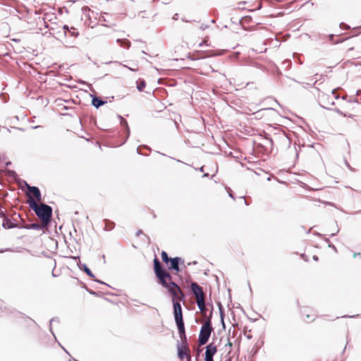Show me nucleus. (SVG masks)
<instances>
[{
	"label": "nucleus",
	"mask_w": 361,
	"mask_h": 361,
	"mask_svg": "<svg viewBox=\"0 0 361 361\" xmlns=\"http://www.w3.org/2000/svg\"><path fill=\"white\" fill-rule=\"evenodd\" d=\"M196 303L200 311L203 314L204 316L206 315V312L207 309L205 306L204 298L200 300V302H199V300H196Z\"/></svg>",
	"instance_id": "dca6fc26"
},
{
	"label": "nucleus",
	"mask_w": 361,
	"mask_h": 361,
	"mask_svg": "<svg viewBox=\"0 0 361 361\" xmlns=\"http://www.w3.org/2000/svg\"><path fill=\"white\" fill-rule=\"evenodd\" d=\"M198 171H201V172H203L204 171V166H201L200 168H199L197 169Z\"/></svg>",
	"instance_id": "49530a36"
},
{
	"label": "nucleus",
	"mask_w": 361,
	"mask_h": 361,
	"mask_svg": "<svg viewBox=\"0 0 361 361\" xmlns=\"http://www.w3.org/2000/svg\"><path fill=\"white\" fill-rule=\"evenodd\" d=\"M211 22H212V23H215V20H211Z\"/></svg>",
	"instance_id": "338daca9"
},
{
	"label": "nucleus",
	"mask_w": 361,
	"mask_h": 361,
	"mask_svg": "<svg viewBox=\"0 0 361 361\" xmlns=\"http://www.w3.org/2000/svg\"><path fill=\"white\" fill-rule=\"evenodd\" d=\"M339 27L341 30H349L350 28V26L344 23H341L339 24Z\"/></svg>",
	"instance_id": "a878e982"
},
{
	"label": "nucleus",
	"mask_w": 361,
	"mask_h": 361,
	"mask_svg": "<svg viewBox=\"0 0 361 361\" xmlns=\"http://www.w3.org/2000/svg\"><path fill=\"white\" fill-rule=\"evenodd\" d=\"M118 117L120 119L121 125L122 126H123V128H125V131L126 133V140L123 142V143H124V142H126L127 139L129 137V135H130V128H129L128 122H127V121L125 118H123L121 115H118Z\"/></svg>",
	"instance_id": "ddd939ff"
},
{
	"label": "nucleus",
	"mask_w": 361,
	"mask_h": 361,
	"mask_svg": "<svg viewBox=\"0 0 361 361\" xmlns=\"http://www.w3.org/2000/svg\"><path fill=\"white\" fill-rule=\"evenodd\" d=\"M142 147H144V148H147L148 149H150L149 147H148L147 146H145V145H140L137 148V153L139 154H141V155H145V156H148V154H144L143 153H142L140 152V148Z\"/></svg>",
	"instance_id": "bb28decb"
},
{
	"label": "nucleus",
	"mask_w": 361,
	"mask_h": 361,
	"mask_svg": "<svg viewBox=\"0 0 361 361\" xmlns=\"http://www.w3.org/2000/svg\"><path fill=\"white\" fill-rule=\"evenodd\" d=\"M123 66H124V67H126V68H128V69H129L130 71H133V72H135V71H137V68H132V67H129V66H126V65H123Z\"/></svg>",
	"instance_id": "c756f323"
},
{
	"label": "nucleus",
	"mask_w": 361,
	"mask_h": 361,
	"mask_svg": "<svg viewBox=\"0 0 361 361\" xmlns=\"http://www.w3.org/2000/svg\"><path fill=\"white\" fill-rule=\"evenodd\" d=\"M178 329L179 336L185 334L184 322L176 323Z\"/></svg>",
	"instance_id": "a211bd4d"
},
{
	"label": "nucleus",
	"mask_w": 361,
	"mask_h": 361,
	"mask_svg": "<svg viewBox=\"0 0 361 361\" xmlns=\"http://www.w3.org/2000/svg\"><path fill=\"white\" fill-rule=\"evenodd\" d=\"M154 271L158 283L167 290L172 298V303L174 302L184 301L185 295L181 290L179 286L172 280L171 275L165 269L164 266L161 263L159 259L155 257L154 260Z\"/></svg>",
	"instance_id": "f257e3e1"
},
{
	"label": "nucleus",
	"mask_w": 361,
	"mask_h": 361,
	"mask_svg": "<svg viewBox=\"0 0 361 361\" xmlns=\"http://www.w3.org/2000/svg\"><path fill=\"white\" fill-rule=\"evenodd\" d=\"M181 20H182V21H183V22H190V20H187V19H185V18H181Z\"/></svg>",
	"instance_id": "603ef678"
},
{
	"label": "nucleus",
	"mask_w": 361,
	"mask_h": 361,
	"mask_svg": "<svg viewBox=\"0 0 361 361\" xmlns=\"http://www.w3.org/2000/svg\"><path fill=\"white\" fill-rule=\"evenodd\" d=\"M142 233H143V232H142V230H138V231L136 232V236H138V235H141V234H142Z\"/></svg>",
	"instance_id": "ea45409f"
},
{
	"label": "nucleus",
	"mask_w": 361,
	"mask_h": 361,
	"mask_svg": "<svg viewBox=\"0 0 361 361\" xmlns=\"http://www.w3.org/2000/svg\"><path fill=\"white\" fill-rule=\"evenodd\" d=\"M26 195L28 197L27 203L29 204V207L35 212L44 226H47L51 221L52 217V207L44 203L39 205L29 193H26Z\"/></svg>",
	"instance_id": "f03ea898"
},
{
	"label": "nucleus",
	"mask_w": 361,
	"mask_h": 361,
	"mask_svg": "<svg viewBox=\"0 0 361 361\" xmlns=\"http://www.w3.org/2000/svg\"><path fill=\"white\" fill-rule=\"evenodd\" d=\"M9 173H10L11 176L16 175V172H15V171H9Z\"/></svg>",
	"instance_id": "8fccbe9b"
},
{
	"label": "nucleus",
	"mask_w": 361,
	"mask_h": 361,
	"mask_svg": "<svg viewBox=\"0 0 361 361\" xmlns=\"http://www.w3.org/2000/svg\"><path fill=\"white\" fill-rule=\"evenodd\" d=\"M12 250L11 248H6V249H0V253H3L4 252H7V251H11Z\"/></svg>",
	"instance_id": "f704fd0d"
},
{
	"label": "nucleus",
	"mask_w": 361,
	"mask_h": 361,
	"mask_svg": "<svg viewBox=\"0 0 361 361\" xmlns=\"http://www.w3.org/2000/svg\"><path fill=\"white\" fill-rule=\"evenodd\" d=\"M94 281H95L96 282H97V283H101V284H104V285H106V286H108L109 287H110V286H109L108 284L105 283L104 282H103V281H100V280L94 279Z\"/></svg>",
	"instance_id": "4c0bfd02"
},
{
	"label": "nucleus",
	"mask_w": 361,
	"mask_h": 361,
	"mask_svg": "<svg viewBox=\"0 0 361 361\" xmlns=\"http://www.w3.org/2000/svg\"><path fill=\"white\" fill-rule=\"evenodd\" d=\"M59 322V318H57V317H54V318H52V319L50 320V322H49V330H50L51 333L53 334V336H54V338H56V336H55V335H54V332H53V331H52V327H51V323H52V322Z\"/></svg>",
	"instance_id": "b1692460"
},
{
	"label": "nucleus",
	"mask_w": 361,
	"mask_h": 361,
	"mask_svg": "<svg viewBox=\"0 0 361 361\" xmlns=\"http://www.w3.org/2000/svg\"><path fill=\"white\" fill-rule=\"evenodd\" d=\"M63 109H66V110H68L69 108L68 106H64Z\"/></svg>",
	"instance_id": "e2e57ef3"
},
{
	"label": "nucleus",
	"mask_w": 361,
	"mask_h": 361,
	"mask_svg": "<svg viewBox=\"0 0 361 361\" xmlns=\"http://www.w3.org/2000/svg\"><path fill=\"white\" fill-rule=\"evenodd\" d=\"M44 226H45L44 224L42 225V224H40L38 223H32V224H25L24 226H20L18 227V228L34 229V230L40 231V230H42Z\"/></svg>",
	"instance_id": "9b49d317"
},
{
	"label": "nucleus",
	"mask_w": 361,
	"mask_h": 361,
	"mask_svg": "<svg viewBox=\"0 0 361 361\" xmlns=\"http://www.w3.org/2000/svg\"><path fill=\"white\" fill-rule=\"evenodd\" d=\"M209 175L208 173H205L202 175V178L208 177Z\"/></svg>",
	"instance_id": "09e8293b"
},
{
	"label": "nucleus",
	"mask_w": 361,
	"mask_h": 361,
	"mask_svg": "<svg viewBox=\"0 0 361 361\" xmlns=\"http://www.w3.org/2000/svg\"><path fill=\"white\" fill-rule=\"evenodd\" d=\"M261 8H262V4H261V3H259V6H257V10H259V9H261Z\"/></svg>",
	"instance_id": "5fc2aeb1"
},
{
	"label": "nucleus",
	"mask_w": 361,
	"mask_h": 361,
	"mask_svg": "<svg viewBox=\"0 0 361 361\" xmlns=\"http://www.w3.org/2000/svg\"><path fill=\"white\" fill-rule=\"evenodd\" d=\"M228 195L234 200V197L232 192H228Z\"/></svg>",
	"instance_id": "6e6d98bb"
},
{
	"label": "nucleus",
	"mask_w": 361,
	"mask_h": 361,
	"mask_svg": "<svg viewBox=\"0 0 361 361\" xmlns=\"http://www.w3.org/2000/svg\"><path fill=\"white\" fill-rule=\"evenodd\" d=\"M91 97H92V105L94 106L96 109L99 108L100 106H103L107 102L106 101L102 99L100 97L97 96L91 95Z\"/></svg>",
	"instance_id": "f8f14e48"
},
{
	"label": "nucleus",
	"mask_w": 361,
	"mask_h": 361,
	"mask_svg": "<svg viewBox=\"0 0 361 361\" xmlns=\"http://www.w3.org/2000/svg\"><path fill=\"white\" fill-rule=\"evenodd\" d=\"M220 322H221V326L224 329L226 328V324H225V322H224V319H220Z\"/></svg>",
	"instance_id": "72a5a7b5"
},
{
	"label": "nucleus",
	"mask_w": 361,
	"mask_h": 361,
	"mask_svg": "<svg viewBox=\"0 0 361 361\" xmlns=\"http://www.w3.org/2000/svg\"><path fill=\"white\" fill-rule=\"evenodd\" d=\"M358 315H359V314H356V315H344V316H343L342 317L354 318V317H357Z\"/></svg>",
	"instance_id": "c9c22d12"
},
{
	"label": "nucleus",
	"mask_w": 361,
	"mask_h": 361,
	"mask_svg": "<svg viewBox=\"0 0 361 361\" xmlns=\"http://www.w3.org/2000/svg\"><path fill=\"white\" fill-rule=\"evenodd\" d=\"M204 43H205V42H204V41H202V42H200V43L199 44V47H202V46H203V44H204Z\"/></svg>",
	"instance_id": "864d4df0"
},
{
	"label": "nucleus",
	"mask_w": 361,
	"mask_h": 361,
	"mask_svg": "<svg viewBox=\"0 0 361 361\" xmlns=\"http://www.w3.org/2000/svg\"><path fill=\"white\" fill-rule=\"evenodd\" d=\"M173 316L176 323L183 322L182 307L179 302H174L173 305Z\"/></svg>",
	"instance_id": "6e6552de"
},
{
	"label": "nucleus",
	"mask_w": 361,
	"mask_h": 361,
	"mask_svg": "<svg viewBox=\"0 0 361 361\" xmlns=\"http://www.w3.org/2000/svg\"><path fill=\"white\" fill-rule=\"evenodd\" d=\"M86 290L90 294V295H98V293L92 290H90V289H88L87 288H86Z\"/></svg>",
	"instance_id": "c85d7f7f"
},
{
	"label": "nucleus",
	"mask_w": 361,
	"mask_h": 361,
	"mask_svg": "<svg viewBox=\"0 0 361 361\" xmlns=\"http://www.w3.org/2000/svg\"><path fill=\"white\" fill-rule=\"evenodd\" d=\"M329 246L330 247L333 248L336 252L337 251V250H336V247H335L334 245H332V244H329Z\"/></svg>",
	"instance_id": "c03bdc74"
},
{
	"label": "nucleus",
	"mask_w": 361,
	"mask_h": 361,
	"mask_svg": "<svg viewBox=\"0 0 361 361\" xmlns=\"http://www.w3.org/2000/svg\"><path fill=\"white\" fill-rule=\"evenodd\" d=\"M11 164V163L10 161H8V162L6 163V166L10 165Z\"/></svg>",
	"instance_id": "69168bd1"
},
{
	"label": "nucleus",
	"mask_w": 361,
	"mask_h": 361,
	"mask_svg": "<svg viewBox=\"0 0 361 361\" xmlns=\"http://www.w3.org/2000/svg\"><path fill=\"white\" fill-rule=\"evenodd\" d=\"M146 87V82L144 79H139L137 81V89L139 92H142Z\"/></svg>",
	"instance_id": "6ab92c4d"
},
{
	"label": "nucleus",
	"mask_w": 361,
	"mask_h": 361,
	"mask_svg": "<svg viewBox=\"0 0 361 361\" xmlns=\"http://www.w3.org/2000/svg\"><path fill=\"white\" fill-rule=\"evenodd\" d=\"M214 331V328L212 327V322L205 321L204 324H202L200 334L198 337V342L200 345H205L211 336V334Z\"/></svg>",
	"instance_id": "7ed1b4c3"
},
{
	"label": "nucleus",
	"mask_w": 361,
	"mask_h": 361,
	"mask_svg": "<svg viewBox=\"0 0 361 361\" xmlns=\"http://www.w3.org/2000/svg\"><path fill=\"white\" fill-rule=\"evenodd\" d=\"M187 361H191V356L190 355H188V360Z\"/></svg>",
	"instance_id": "052dcab7"
},
{
	"label": "nucleus",
	"mask_w": 361,
	"mask_h": 361,
	"mask_svg": "<svg viewBox=\"0 0 361 361\" xmlns=\"http://www.w3.org/2000/svg\"><path fill=\"white\" fill-rule=\"evenodd\" d=\"M217 352V348L214 343H210L206 346V350L204 353V361L206 360H214V355Z\"/></svg>",
	"instance_id": "0eeeda50"
},
{
	"label": "nucleus",
	"mask_w": 361,
	"mask_h": 361,
	"mask_svg": "<svg viewBox=\"0 0 361 361\" xmlns=\"http://www.w3.org/2000/svg\"><path fill=\"white\" fill-rule=\"evenodd\" d=\"M180 338L182 343H183L182 345H185L186 348L188 349V343L187 341L186 334L180 336Z\"/></svg>",
	"instance_id": "5701e85b"
},
{
	"label": "nucleus",
	"mask_w": 361,
	"mask_h": 361,
	"mask_svg": "<svg viewBox=\"0 0 361 361\" xmlns=\"http://www.w3.org/2000/svg\"><path fill=\"white\" fill-rule=\"evenodd\" d=\"M116 42L120 44L121 47L129 49L130 47V42L127 39H117Z\"/></svg>",
	"instance_id": "f3484780"
},
{
	"label": "nucleus",
	"mask_w": 361,
	"mask_h": 361,
	"mask_svg": "<svg viewBox=\"0 0 361 361\" xmlns=\"http://www.w3.org/2000/svg\"><path fill=\"white\" fill-rule=\"evenodd\" d=\"M343 41H344V39H341V40H338L337 42H335L334 44H338V43H341V42H342Z\"/></svg>",
	"instance_id": "13d9d810"
},
{
	"label": "nucleus",
	"mask_w": 361,
	"mask_h": 361,
	"mask_svg": "<svg viewBox=\"0 0 361 361\" xmlns=\"http://www.w3.org/2000/svg\"><path fill=\"white\" fill-rule=\"evenodd\" d=\"M202 52H200V54H199V58L204 59L205 56H202Z\"/></svg>",
	"instance_id": "4d7b16f0"
},
{
	"label": "nucleus",
	"mask_w": 361,
	"mask_h": 361,
	"mask_svg": "<svg viewBox=\"0 0 361 361\" xmlns=\"http://www.w3.org/2000/svg\"><path fill=\"white\" fill-rule=\"evenodd\" d=\"M217 305H218L219 310L220 319H222V318L224 319L225 313H224V309L223 305H221V302H219L217 303Z\"/></svg>",
	"instance_id": "4be33fe9"
},
{
	"label": "nucleus",
	"mask_w": 361,
	"mask_h": 361,
	"mask_svg": "<svg viewBox=\"0 0 361 361\" xmlns=\"http://www.w3.org/2000/svg\"><path fill=\"white\" fill-rule=\"evenodd\" d=\"M78 267L81 271H83L88 276L94 278V275L92 271L89 269L86 264H82L80 262Z\"/></svg>",
	"instance_id": "2eb2a0df"
},
{
	"label": "nucleus",
	"mask_w": 361,
	"mask_h": 361,
	"mask_svg": "<svg viewBox=\"0 0 361 361\" xmlns=\"http://www.w3.org/2000/svg\"><path fill=\"white\" fill-rule=\"evenodd\" d=\"M177 349H178V357L180 360H183L184 358H186L188 360V355L190 354V349H187L185 345H181L178 342L177 344Z\"/></svg>",
	"instance_id": "9d476101"
},
{
	"label": "nucleus",
	"mask_w": 361,
	"mask_h": 361,
	"mask_svg": "<svg viewBox=\"0 0 361 361\" xmlns=\"http://www.w3.org/2000/svg\"><path fill=\"white\" fill-rule=\"evenodd\" d=\"M283 65L286 68H289V67H290V66H291V61H290V60H285V61L283 62Z\"/></svg>",
	"instance_id": "cd10ccee"
},
{
	"label": "nucleus",
	"mask_w": 361,
	"mask_h": 361,
	"mask_svg": "<svg viewBox=\"0 0 361 361\" xmlns=\"http://www.w3.org/2000/svg\"><path fill=\"white\" fill-rule=\"evenodd\" d=\"M172 18H173V20H177L178 18V13H175Z\"/></svg>",
	"instance_id": "58836bf2"
},
{
	"label": "nucleus",
	"mask_w": 361,
	"mask_h": 361,
	"mask_svg": "<svg viewBox=\"0 0 361 361\" xmlns=\"http://www.w3.org/2000/svg\"><path fill=\"white\" fill-rule=\"evenodd\" d=\"M338 231H339V229H337V231H336V233H331V237H332V236H334L336 233H338Z\"/></svg>",
	"instance_id": "de8ad7c7"
},
{
	"label": "nucleus",
	"mask_w": 361,
	"mask_h": 361,
	"mask_svg": "<svg viewBox=\"0 0 361 361\" xmlns=\"http://www.w3.org/2000/svg\"><path fill=\"white\" fill-rule=\"evenodd\" d=\"M301 257H302V258L305 261H307V260H308V259H307V258L306 257V256H305V254H302V255H301Z\"/></svg>",
	"instance_id": "79ce46f5"
},
{
	"label": "nucleus",
	"mask_w": 361,
	"mask_h": 361,
	"mask_svg": "<svg viewBox=\"0 0 361 361\" xmlns=\"http://www.w3.org/2000/svg\"><path fill=\"white\" fill-rule=\"evenodd\" d=\"M212 314H213V305H212V310L208 315H204L206 320L205 321H209L212 322Z\"/></svg>",
	"instance_id": "393cba45"
},
{
	"label": "nucleus",
	"mask_w": 361,
	"mask_h": 361,
	"mask_svg": "<svg viewBox=\"0 0 361 361\" xmlns=\"http://www.w3.org/2000/svg\"><path fill=\"white\" fill-rule=\"evenodd\" d=\"M63 29L64 30V34L66 35V32H68L71 36L77 37L79 35V32L76 31V29L73 27H69L68 25H64L63 26Z\"/></svg>",
	"instance_id": "4468645a"
},
{
	"label": "nucleus",
	"mask_w": 361,
	"mask_h": 361,
	"mask_svg": "<svg viewBox=\"0 0 361 361\" xmlns=\"http://www.w3.org/2000/svg\"><path fill=\"white\" fill-rule=\"evenodd\" d=\"M161 257L162 262L166 264H168L169 262L173 258V257H169L166 251L161 252Z\"/></svg>",
	"instance_id": "aec40b11"
},
{
	"label": "nucleus",
	"mask_w": 361,
	"mask_h": 361,
	"mask_svg": "<svg viewBox=\"0 0 361 361\" xmlns=\"http://www.w3.org/2000/svg\"><path fill=\"white\" fill-rule=\"evenodd\" d=\"M52 276H56L55 273H54L53 271H52Z\"/></svg>",
	"instance_id": "774afa93"
},
{
	"label": "nucleus",
	"mask_w": 361,
	"mask_h": 361,
	"mask_svg": "<svg viewBox=\"0 0 361 361\" xmlns=\"http://www.w3.org/2000/svg\"><path fill=\"white\" fill-rule=\"evenodd\" d=\"M334 36L335 35L334 34H330L328 35V38L331 42H334Z\"/></svg>",
	"instance_id": "7c9ffc66"
},
{
	"label": "nucleus",
	"mask_w": 361,
	"mask_h": 361,
	"mask_svg": "<svg viewBox=\"0 0 361 361\" xmlns=\"http://www.w3.org/2000/svg\"><path fill=\"white\" fill-rule=\"evenodd\" d=\"M104 221L105 222V229L106 230L111 231L114 228V226H115L114 222H113L110 220H108V219H104Z\"/></svg>",
	"instance_id": "412c9836"
},
{
	"label": "nucleus",
	"mask_w": 361,
	"mask_h": 361,
	"mask_svg": "<svg viewBox=\"0 0 361 361\" xmlns=\"http://www.w3.org/2000/svg\"><path fill=\"white\" fill-rule=\"evenodd\" d=\"M58 343L61 347V348L69 355V353L66 350V349L63 346H62L59 342H58Z\"/></svg>",
	"instance_id": "a19ab883"
},
{
	"label": "nucleus",
	"mask_w": 361,
	"mask_h": 361,
	"mask_svg": "<svg viewBox=\"0 0 361 361\" xmlns=\"http://www.w3.org/2000/svg\"><path fill=\"white\" fill-rule=\"evenodd\" d=\"M184 263V260L180 257H173L169 262L168 269L171 271H175L176 274L180 271V265Z\"/></svg>",
	"instance_id": "20e7f679"
},
{
	"label": "nucleus",
	"mask_w": 361,
	"mask_h": 361,
	"mask_svg": "<svg viewBox=\"0 0 361 361\" xmlns=\"http://www.w3.org/2000/svg\"><path fill=\"white\" fill-rule=\"evenodd\" d=\"M0 218L3 219L2 226L5 229H11L14 228H18L16 224L11 221V220L8 218L7 214L1 208H0Z\"/></svg>",
	"instance_id": "39448f33"
},
{
	"label": "nucleus",
	"mask_w": 361,
	"mask_h": 361,
	"mask_svg": "<svg viewBox=\"0 0 361 361\" xmlns=\"http://www.w3.org/2000/svg\"><path fill=\"white\" fill-rule=\"evenodd\" d=\"M359 255H360V252H355V253L353 254V257H354V258H355L356 257H357V256H359Z\"/></svg>",
	"instance_id": "37998d69"
},
{
	"label": "nucleus",
	"mask_w": 361,
	"mask_h": 361,
	"mask_svg": "<svg viewBox=\"0 0 361 361\" xmlns=\"http://www.w3.org/2000/svg\"><path fill=\"white\" fill-rule=\"evenodd\" d=\"M268 141L270 142L271 145H273V140L271 138H269Z\"/></svg>",
	"instance_id": "bf43d9fd"
},
{
	"label": "nucleus",
	"mask_w": 361,
	"mask_h": 361,
	"mask_svg": "<svg viewBox=\"0 0 361 361\" xmlns=\"http://www.w3.org/2000/svg\"><path fill=\"white\" fill-rule=\"evenodd\" d=\"M245 20H246L247 22H252V19L250 16H245L244 18Z\"/></svg>",
	"instance_id": "473e14b6"
},
{
	"label": "nucleus",
	"mask_w": 361,
	"mask_h": 361,
	"mask_svg": "<svg viewBox=\"0 0 361 361\" xmlns=\"http://www.w3.org/2000/svg\"><path fill=\"white\" fill-rule=\"evenodd\" d=\"M306 317L309 321H314V319L312 316H310L309 314H307Z\"/></svg>",
	"instance_id": "e433bc0d"
},
{
	"label": "nucleus",
	"mask_w": 361,
	"mask_h": 361,
	"mask_svg": "<svg viewBox=\"0 0 361 361\" xmlns=\"http://www.w3.org/2000/svg\"><path fill=\"white\" fill-rule=\"evenodd\" d=\"M248 285H249V288H250V290L252 291V288H251V286L250 285V283L248 282Z\"/></svg>",
	"instance_id": "0e129e2a"
},
{
	"label": "nucleus",
	"mask_w": 361,
	"mask_h": 361,
	"mask_svg": "<svg viewBox=\"0 0 361 361\" xmlns=\"http://www.w3.org/2000/svg\"><path fill=\"white\" fill-rule=\"evenodd\" d=\"M312 258L314 261H318V259H319V258L317 255H314Z\"/></svg>",
	"instance_id": "a18cd8bd"
},
{
	"label": "nucleus",
	"mask_w": 361,
	"mask_h": 361,
	"mask_svg": "<svg viewBox=\"0 0 361 361\" xmlns=\"http://www.w3.org/2000/svg\"><path fill=\"white\" fill-rule=\"evenodd\" d=\"M25 185L28 190V192L30 195L32 197V194L35 197V201H41L42 200V194L39 189L37 186H31L26 181H25Z\"/></svg>",
	"instance_id": "1a4fd4ad"
},
{
	"label": "nucleus",
	"mask_w": 361,
	"mask_h": 361,
	"mask_svg": "<svg viewBox=\"0 0 361 361\" xmlns=\"http://www.w3.org/2000/svg\"><path fill=\"white\" fill-rule=\"evenodd\" d=\"M360 92H361V90H357V92H356V94H357V95H358V94H360Z\"/></svg>",
	"instance_id": "680f3d73"
},
{
	"label": "nucleus",
	"mask_w": 361,
	"mask_h": 361,
	"mask_svg": "<svg viewBox=\"0 0 361 361\" xmlns=\"http://www.w3.org/2000/svg\"><path fill=\"white\" fill-rule=\"evenodd\" d=\"M208 27V25H204V24H202L200 27V28L202 30H206L207 28Z\"/></svg>",
	"instance_id": "2f4dec72"
},
{
	"label": "nucleus",
	"mask_w": 361,
	"mask_h": 361,
	"mask_svg": "<svg viewBox=\"0 0 361 361\" xmlns=\"http://www.w3.org/2000/svg\"><path fill=\"white\" fill-rule=\"evenodd\" d=\"M228 346L231 347L232 346V343L230 342V340L228 339V344H227Z\"/></svg>",
	"instance_id": "3c124183"
},
{
	"label": "nucleus",
	"mask_w": 361,
	"mask_h": 361,
	"mask_svg": "<svg viewBox=\"0 0 361 361\" xmlns=\"http://www.w3.org/2000/svg\"><path fill=\"white\" fill-rule=\"evenodd\" d=\"M190 289L193 295L195 296L196 300H199L200 302V300L204 298L203 288L200 286H199L196 282H191Z\"/></svg>",
	"instance_id": "423d86ee"
}]
</instances>
